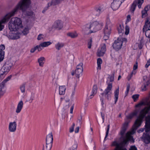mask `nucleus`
I'll use <instances>...</instances> for the list:
<instances>
[{"label": "nucleus", "instance_id": "nucleus-25", "mask_svg": "<svg viewBox=\"0 0 150 150\" xmlns=\"http://www.w3.org/2000/svg\"><path fill=\"white\" fill-rule=\"evenodd\" d=\"M114 99H115V104L117 102V101L118 100V95L119 94V88H118L114 92Z\"/></svg>", "mask_w": 150, "mask_h": 150}, {"label": "nucleus", "instance_id": "nucleus-34", "mask_svg": "<svg viewBox=\"0 0 150 150\" xmlns=\"http://www.w3.org/2000/svg\"><path fill=\"white\" fill-rule=\"evenodd\" d=\"M51 44V42L50 41L45 42L40 44V45L42 47H47L50 45Z\"/></svg>", "mask_w": 150, "mask_h": 150}, {"label": "nucleus", "instance_id": "nucleus-27", "mask_svg": "<svg viewBox=\"0 0 150 150\" xmlns=\"http://www.w3.org/2000/svg\"><path fill=\"white\" fill-rule=\"evenodd\" d=\"M67 36L70 37L71 38H76L78 35L76 32H69L67 33Z\"/></svg>", "mask_w": 150, "mask_h": 150}, {"label": "nucleus", "instance_id": "nucleus-4", "mask_svg": "<svg viewBox=\"0 0 150 150\" xmlns=\"http://www.w3.org/2000/svg\"><path fill=\"white\" fill-rule=\"evenodd\" d=\"M103 25V23L96 21L89 25L87 24L85 27V30H87L90 29L89 33H91L101 29Z\"/></svg>", "mask_w": 150, "mask_h": 150}, {"label": "nucleus", "instance_id": "nucleus-48", "mask_svg": "<svg viewBox=\"0 0 150 150\" xmlns=\"http://www.w3.org/2000/svg\"><path fill=\"white\" fill-rule=\"evenodd\" d=\"M75 126L74 123H73L72 126L70 128L69 132L70 133H71L73 132L74 128Z\"/></svg>", "mask_w": 150, "mask_h": 150}, {"label": "nucleus", "instance_id": "nucleus-46", "mask_svg": "<svg viewBox=\"0 0 150 150\" xmlns=\"http://www.w3.org/2000/svg\"><path fill=\"white\" fill-rule=\"evenodd\" d=\"M126 130V129H125L123 128H122L120 132V135L122 136V137L124 135Z\"/></svg>", "mask_w": 150, "mask_h": 150}, {"label": "nucleus", "instance_id": "nucleus-12", "mask_svg": "<svg viewBox=\"0 0 150 150\" xmlns=\"http://www.w3.org/2000/svg\"><path fill=\"white\" fill-rule=\"evenodd\" d=\"M122 45V42L117 39L114 41L112 46L115 50L118 51L121 48Z\"/></svg>", "mask_w": 150, "mask_h": 150}, {"label": "nucleus", "instance_id": "nucleus-58", "mask_svg": "<svg viewBox=\"0 0 150 150\" xmlns=\"http://www.w3.org/2000/svg\"><path fill=\"white\" fill-rule=\"evenodd\" d=\"M138 67L137 62H136V64L134 65L133 67V70H136Z\"/></svg>", "mask_w": 150, "mask_h": 150}, {"label": "nucleus", "instance_id": "nucleus-24", "mask_svg": "<svg viewBox=\"0 0 150 150\" xmlns=\"http://www.w3.org/2000/svg\"><path fill=\"white\" fill-rule=\"evenodd\" d=\"M97 86L96 85H94L93 88L92 94L90 95V98H92L93 96L95 95L97 92Z\"/></svg>", "mask_w": 150, "mask_h": 150}, {"label": "nucleus", "instance_id": "nucleus-11", "mask_svg": "<svg viewBox=\"0 0 150 150\" xmlns=\"http://www.w3.org/2000/svg\"><path fill=\"white\" fill-rule=\"evenodd\" d=\"M141 138L146 144H149L150 143V132L144 133Z\"/></svg>", "mask_w": 150, "mask_h": 150}, {"label": "nucleus", "instance_id": "nucleus-3", "mask_svg": "<svg viewBox=\"0 0 150 150\" xmlns=\"http://www.w3.org/2000/svg\"><path fill=\"white\" fill-rule=\"evenodd\" d=\"M22 26V22L19 18H12L8 24V27L11 31H16Z\"/></svg>", "mask_w": 150, "mask_h": 150}, {"label": "nucleus", "instance_id": "nucleus-61", "mask_svg": "<svg viewBox=\"0 0 150 150\" xmlns=\"http://www.w3.org/2000/svg\"><path fill=\"white\" fill-rule=\"evenodd\" d=\"M34 98V94L32 93L31 96L30 97V100H31V101L30 102L31 103L32 102Z\"/></svg>", "mask_w": 150, "mask_h": 150}, {"label": "nucleus", "instance_id": "nucleus-56", "mask_svg": "<svg viewBox=\"0 0 150 150\" xmlns=\"http://www.w3.org/2000/svg\"><path fill=\"white\" fill-rule=\"evenodd\" d=\"M150 65V59L147 61L146 64L145 65V67L146 68H148Z\"/></svg>", "mask_w": 150, "mask_h": 150}, {"label": "nucleus", "instance_id": "nucleus-2", "mask_svg": "<svg viewBox=\"0 0 150 150\" xmlns=\"http://www.w3.org/2000/svg\"><path fill=\"white\" fill-rule=\"evenodd\" d=\"M148 112V111L146 110L145 108L141 110L139 115L134 123V126L135 127V129L141 125L145 117V123H150V116L148 115L146 117Z\"/></svg>", "mask_w": 150, "mask_h": 150}, {"label": "nucleus", "instance_id": "nucleus-59", "mask_svg": "<svg viewBox=\"0 0 150 150\" xmlns=\"http://www.w3.org/2000/svg\"><path fill=\"white\" fill-rule=\"evenodd\" d=\"M82 116H80L78 118V120L79 121V123L80 124H81L82 122Z\"/></svg>", "mask_w": 150, "mask_h": 150}, {"label": "nucleus", "instance_id": "nucleus-13", "mask_svg": "<svg viewBox=\"0 0 150 150\" xmlns=\"http://www.w3.org/2000/svg\"><path fill=\"white\" fill-rule=\"evenodd\" d=\"M17 123L16 121L10 122L8 125V129L11 132H14L16 130Z\"/></svg>", "mask_w": 150, "mask_h": 150}, {"label": "nucleus", "instance_id": "nucleus-33", "mask_svg": "<svg viewBox=\"0 0 150 150\" xmlns=\"http://www.w3.org/2000/svg\"><path fill=\"white\" fill-rule=\"evenodd\" d=\"M145 132H150V123H145Z\"/></svg>", "mask_w": 150, "mask_h": 150}, {"label": "nucleus", "instance_id": "nucleus-43", "mask_svg": "<svg viewBox=\"0 0 150 150\" xmlns=\"http://www.w3.org/2000/svg\"><path fill=\"white\" fill-rule=\"evenodd\" d=\"M20 89L22 93H24L25 91V84H23L21 85L20 87Z\"/></svg>", "mask_w": 150, "mask_h": 150}, {"label": "nucleus", "instance_id": "nucleus-32", "mask_svg": "<svg viewBox=\"0 0 150 150\" xmlns=\"http://www.w3.org/2000/svg\"><path fill=\"white\" fill-rule=\"evenodd\" d=\"M52 146V144L46 143V149H45L44 145L42 150H50Z\"/></svg>", "mask_w": 150, "mask_h": 150}, {"label": "nucleus", "instance_id": "nucleus-52", "mask_svg": "<svg viewBox=\"0 0 150 150\" xmlns=\"http://www.w3.org/2000/svg\"><path fill=\"white\" fill-rule=\"evenodd\" d=\"M109 35L108 34H104V35L103 37V39L105 40H108L109 37Z\"/></svg>", "mask_w": 150, "mask_h": 150}, {"label": "nucleus", "instance_id": "nucleus-42", "mask_svg": "<svg viewBox=\"0 0 150 150\" xmlns=\"http://www.w3.org/2000/svg\"><path fill=\"white\" fill-rule=\"evenodd\" d=\"M125 34L126 35H127L129 33V28L128 26L126 25L125 28Z\"/></svg>", "mask_w": 150, "mask_h": 150}, {"label": "nucleus", "instance_id": "nucleus-40", "mask_svg": "<svg viewBox=\"0 0 150 150\" xmlns=\"http://www.w3.org/2000/svg\"><path fill=\"white\" fill-rule=\"evenodd\" d=\"M139 94H135L133 95L132 98L133 99L134 101L135 102L136 100H137L139 98Z\"/></svg>", "mask_w": 150, "mask_h": 150}, {"label": "nucleus", "instance_id": "nucleus-26", "mask_svg": "<svg viewBox=\"0 0 150 150\" xmlns=\"http://www.w3.org/2000/svg\"><path fill=\"white\" fill-rule=\"evenodd\" d=\"M66 87L64 86H60L59 87V94L64 95L65 93Z\"/></svg>", "mask_w": 150, "mask_h": 150}, {"label": "nucleus", "instance_id": "nucleus-19", "mask_svg": "<svg viewBox=\"0 0 150 150\" xmlns=\"http://www.w3.org/2000/svg\"><path fill=\"white\" fill-rule=\"evenodd\" d=\"M104 10L105 8L103 6H101L98 7H96L93 12L96 16H98Z\"/></svg>", "mask_w": 150, "mask_h": 150}, {"label": "nucleus", "instance_id": "nucleus-36", "mask_svg": "<svg viewBox=\"0 0 150 150\" xmlns=\"http://www.w3.org/2000/svg\"><path fill=\"white\" fill-rule=\"evenodd\" d=\"M64 0H52V4L53 6L56 5L57 4L60 3Z\"/></svg>", "mask_w": 150, "mask_h": 150}, {"label": "nucleus", "instance_id": "nucleus-62", "mask_svg": "<svg viewBox=\"0 0 150 150\" xmlns=\"http://www.w3.org/2000/svg\"><path fill=\"white\" fill-rule=\"evenodd\" d=\"M36 50V47L32 48L30 51L31 53H33Z\"/></svg>", "mask_w": 150, "mask_h": 150}, {"label": "nucleus", "instance_id": "nucleus-35", "mask_svg": "<svg viewBox=\"0 0 150 150\" xmlns=\"http://www.w3.org/2000/svg\"><path fill=\"white\" fill-rule=\"evenodd\" d=\"M97 63L98 64V69H101V64L102 63V59L100 58H98V59L97 60Z\"/></svg>", "mask_w": 150, "mask_h": 150}, {"label": "nucleus", "instance_id": "nucleus-14", "mask_svg": "<svg viewBox=\"0 0 150 150\" xmlns=\"http://www.w3.org/2000/svg\"><path fill=\"white\" fill-rule=\"evenodd\" d=\"M111 25L110 22H107L106 23L105 28L104 29V34H108L110 35L111 33Z\"/></svg>", "mask_w": 150, "mask_h": 150}, {"label": "nucleus", "instance_id": "nucleus-31", "mask_svg": "<svg viewBox=\"0 0 150 150\" xmlns=\"http://www.w3.org/2000/svg\"><path fill=\"white\" fill-rule=\"evenodd\" d=\"M124 27L123 25H121V24L119 25V26H118L117 28V29L119 33L123 34L124 32Z\"/></svg>", "mask_w": 150, "mask_h": 150}, {"label": "nucleus", "instance_id": "nucleus-20", "mask_svg": "<svg viewBox=\"0 0 150 150\" xmlns=\"http://www.w3.org/2000/svg\"><path fill=\"white\" fill-rule=\"evenodd\" d=\"M138 112V111L137 109L135 110L133 112L126 116L127 118V119H132L134 117L137 116Z\"/></svg>", "mask_w": 150, "mask_h": 150}, {"label": "nucleus", "instance_id": "nucleus-64", "mask_svg": "<svg viewBox=\"0 0 150 150\" xmlns=\"http://www.w3.org/2000/svg\"><path fill=\"white\" fill-rule=\"evenodd\" d=\"M144 131V129L143 128L140 129H139L137 130V132L138 133H140L141 132H142Z\"/></svg>", "mask_w": 150, "mask_h": 150}, {"label": "nucleus", "instance_id": "nucleus-63", "mask_svg": "<svg viewBox=\"0 0 150 150\" xmlns=\"http://www.w3.org/2000/svg\"><path fill=\"white\" fill-rule=\"evenodd\" d=\"M26 14L28 16H31L33 14V12L31 11L27 12Z\"/></svg>", "mask_w": 150, "mask_h": 150}, {"label": "nucleus", "instance_id": "nucleus-17", "mask_svg": "<svg viewBox=\"0 0 150 150\" xmlns=\"http://www.w3.org/2000/svg\"><path fill=\"white\" fill-rule=\"evenodd\" d=\"M9 38L11 39H17L20 38L19 33L17 32H10L9 34Z\"/></svg>", "mask_w": 150, "mask_h": 150}, {"label": "nucleus", "instance_id": "nucleus-53", "mask_svg": "<svg viewBox=\"0 0 150 150\" xmlns=\"http://www.w3.org/2000/svg\"><path fill=\"white\" fill-rule=\"evenodd\" d=\"M129 150H137V148L134 145L130 146Z\"/></svg>", "mask_w": 150, "mask_h": 150}, {"label": "nucleus", "instance_id": "nucleus-21", "mask_svg": "<svg viewBox=\"0 0 150 150\" xmlns=\"http://www.w3.org/2000/svg\"><path fill=\"white\" fill-rule=\"evenodd\" d=\"M53 141V135L52 133H51L47 136L46 139V142L47 143L52 144Z\"/></svg>", "mask_w": 150, "mask_h": 150}, {"label": "nucleus", "instance_id": "nucleus-28", "mask_svg": "<svg viewBox=\"0 0 150 150\" xmlns=\"http://www.w3.org/2000/svg\"><path fill=\"white\" fill-rule=\"evenodd\" d=\"M83 72V70H82L76 69L75 71V74L76 75V76L79 78L80 75H82Z\"/></svg>", "mask_w": 150, "mask_h": 150}, {"label": "nucleus", "instance_id": "nucleus-54", "mask_svg": "<svg viewBox=\"0 0 150 150\" xmlns=\"http://www.w3.org/2000/svg\"><path fill=\"white\" fill-rule=\"evenodd\" d=\"M131 16L130 15H128L127 16L126 22H128L131 21Z\"/></svg>", "mask_w": 150, "mask_h": 150}, {"label": "nucleus", "instance_id": "nucleus-51", "mask_svg": "<svg viewBox=\"0 0 150 150\" xmlns=\"http://www.w3.org/2000/svg\"><path fill=\"white\" fill-rule=\"evenodd\" d=\"M48 6L45 7L44 9H45V10H47L49 8V6H50L51 5H53V4H52V1L51 3H49L47 4Z\"/></svg>", "mask_w": 150, "mask_h": 150}, {"label": "nucleus", "instance_id": "nucleus-50", "mask_svg": "<svg viewBox=\"0 0 150 150\" xmlns=\"http://www.w3.org/2000/svg\"><path fill=\"white\" fill-rule=\"evenodd\" d=\"M44 35L43 34H39L37 37V39L38 40H40L43 38Z\"/></svg>", "mask_w": 150, "mask_h": 150}, {"label": "nucleus", "instance_id": "nucleus-5", "mask_svg": "<svg viewBox=\"0 0 150 150\" xmlns=\"http://www.w3.org/2000/svg\"><path fill=\"white\" fill-rule=\"evenodd\" d=\"M108 78L110 79V82L107 81V83L108 86L107 88L103 92L101 93L102 96L105 95V97L108 100H110L111 99V95L112 94V82L114 81V77L113 76H110Z\"/></svg>", "mask_w": 150, "mask_h": 150}, {"label": "nucleus", "instance_id": "nucleus-37", "mask_svg": "<svg viewBox=\"0 0 150 150\" xmlns=\"http://www.w3.org/2000/svg\"><path fill=\"white\" fill-rule=\"evenodd\" d=\"M77 147V144L76 141H74V144L70 148L69 150H76Z\"/></svg>", "mask_w": 150, "mask_h": 150}, {"label": "nucleus", "instance_id": "nucleus-39", "mask_svg": "<svg viewBox=\"0 0 150 150\" xmlns=\"http://www.w3.org/2000/svg\"><path fill=\"white\" fill-rule=\"evenodd\" d=\"M147 11L146 10H144L142 11V18H145L147 15Z\"/></svg>", "mask_w": 150, "mask_h": 150}, {"label": "nucleus", "instance_id": "nucleus-7", "mask_svg": "<svg viewBox=\"0 0 150 150\" xmlns=\"http://www.w3.org/2000/svg\"><path fill=\"white\" fill-rule=\"evenodd\" d=\"M13 64L10 61H6L0 70V74L5 76L10 70Z\"/></svg>", "mask_w": 150, "mask_h": 150}, {"label": "nucleus", "instance_id": "nucleus-29", "mask_svg": "<svg viewBox=\"0 0 150 150\" xmlns=\"http://www.w3.org/2000/svg\"><path fill=\"white\" fill-rule=\"evenodd\" d=\"M150 84V83L149 81H147L146 82H144L143 85L142 86V91H146L147 89V86Z\"/></svg>", "mask_w": 150, "mask_h": 150}, {"label": "nucleus", "instance_id": "nucleus-10", "mask_svg": "<svg viewBox=\"0 0 150 150\" xmlns=\"http://www.w3.org/2000/svg\"><path fill=\"white\" fill-rule=\"evenodd\" d=\"M63 27V24L62 21L60 20H57L55 21L53 24L52 28L60 30Z\"/></svg>", "mask_w": 150, "mask_h": 150}, {"label": "nucleus", "instance_id": "nucleus-23", "mask_svg": "<svg viewBox=\"0 0 150 150\" xmlns=\"http://www.w3.org/2000/svg\"><path fill=\"white\" fill-rule=\"evenodd\" d=\"M64 46V44L63 42H58L55 45V47L58 50H60Z\"/></svg>", "mask_w": 150, "mask_h": 150}, {"label": "nucleus", "instance_id": "nucleus-8", "mask_svg": "<svg viewBox=\"0 0 150 150\" xmlns=\"http://www.w3.org/2000/svg\"><path fill=\"white\" fill-rule=\"evenodd\" d=\"M143 33H145L146 36L149 39L150 41V19L147 18L142 29Z\"/></svg>", "mask_w": 150, "mask_h": 150}, {"label": "nucleus", "instance_id": "nucleus-9", "mask_svg": "<svg viewBox=\"0 0 150 150\" xmlns=\"http://www.w3.org/2000/svg\"><path fill=\"white\" fill-rule=\"evenodd\" d=\"M144 0H134L132 4L130 9V11L132 13H133L137 5H138V7L139 8H141V6L143 3Z\"/></svg>", "mask_w": 150, "mask_h": 150}, {"label": "nucleus", "instance_id": "nucleus-47", "mask_svg": "<svg viewBox=\"0 0 150 150\" xmlns=\"http://www.w3.org/2000/svg\"><path fill=\"white\" fill-rule=\"evenodd\" d=\"M109 128H110V125H108L107 126V131L106 132V135H105V138L104 140H105L106 138L108 137V133H109Z\"/></svg>", "mask_w": 150, "mask_h": 150}, {"label": "nucleus", "instance_id": "nucleus-18", "mask_svg": "<svg viewBox=\"0 0 150 150\" xmlns=\"http://www.w3.org/2000/svg\"><path fill=\"white\" fill-rule=\"evenodd\" d=\"M5 49L4 45L2 44L0 45V62L2 61L4 58L5 52L4 50Z\"/></svg>", "mask_w": 150, "mask_h": 150}, {"label": "nucleus", "instance_id": "nucleus-41", "mask_svg": "<svg viewBox=\"0 0 150 150\" xmlns=\"http://www.w3.org/2000/svg\"><path fill=\"white\" fill-rule=\"evenodd\" d=\"M83 65V64L82 63H80L77 66L76 69H80L83 70V68L82 67Z\"/></svg>", "mask_w": 150, "mask_h": 150}, {"label": "nucleus", "instance_id": "nucleus-1", "mask_svg": "<svg viewBox=\"0 0 150 150\" xmlns=\"http://www.w3.org/2000/svg\"><path fill=\"white\" fill-rule=\"evenodd\" d=\"M30 4V0H21L16 6L15 8L11 12L6 14L3 18L0 21V31L2 30L4 27L3 23L8 21L9 19L17 13L19 10L24 12L29 7Z\"/></svg>", "mask_w": 150, "mask_h": 150}, {"label": "nucleus", "instance_id": "nucleus-57", "mask_svg": "<svg viewBox=\"0 0 150 150\" xmlns=\"http://www.w3.org/2000/svg\"><path fill=\"white\" fill-rule=\"evenodd\" d=\"M41 46L40 45V44L39 45H37L36 46V50L37 49L38 51H41L42 49L41 48Z\"/></svg>", "mask_w": 150, "mask_h": 150}, {"label": "nucleus", "instance_id": "nucleus-55", "mask_svg": "<svg viewBox=\"0 0 150 150\" xmlns=\"http://www.w3.org/2000/svg\"><path fill=\"white\" fill-rule=\"evenodd\" d=\"M100 95H101V96H100V100L101 101V103H102V105H103L104 103H103V100H104V98H103V96L105 95H104L103 96H102L101 95V94H100Z\"/></svg>", "mask_w": 150, "mask_h": 150}, {"label": "nucleus", "instance_id": "nucleus-6", "mask_svg": "<svg viewBox=\"0 0 150 150\" xmlns=\"http://www.w3.org/2000/svg\"><path fill=\"white\" fill-rule=\"evenodd\" d=\"M129 140L127 139L124 138L123 141L120 143L116 141L112 142V145L115 146L114 150H127L125 146H127Z\"/></svg>", "mask_w": 150, "mask_h": 150}, {"label": "nucleus", "instance_id": "nucleus-15", "mask_svg": "<svg viewBox=\"0 0 150 150\" xmlns=\"http://www.w3.org/2000/svg\"><path fill=\"white\" fill-rule=\"evenodd\" d=\"M100 49L98 52V56L99 57L103 56L106 51V45L105 44H102L100 46Z\"/></svg>", "mask_w": 150, "mask_h": 150}, {"label": "nucleus", "instance_id": "nucleus-22", "mask_svg": "<svg viewBox=\"0 0 150 150\" xmlns=\"http://www.w3.org/2000/svg\"><path fill=\"white\" fill-rule=\"evenodd\" d=\"M23 103L22 100H21L18 104L16 110V112L18 113L20 112L23 108Z\"/></svg>", "mask_w": 150, "mask_h": 150}, {"label": "nucleus", "instance_id": "nucleus-30", "mask_svg": "<svg viewBox=\"0 0 150 150\" xmlns=\"http://www.w3.org/2000/svg\"><path fill=\"white\" fill-rule=\"evenodd\" d=\"M45 60V58L43 57H41L38 59V62L39 63V65L40 67H43L44 63V61Z\"/></svg>", "mask_w": 150, "mask_h": 150}, {"label": "nucleus", "instance_id": "nucleus-44", "mask_svg": "<svg viewBox=\"0 0 150 150\" xmlns=\"http://www.w3.org/2000/svg\"><path fill=\"white\" fill-rule=\"evenodd\" d=\"M129 122H125L123 124L122 128L127 129L129 124Z\"/></svg>", "mask_w": 150, "mask_h": 150}, {"label": "nucleus", "instance_id": "nucleus-49", "mask_svg": "<svg viewBox=\"0 0 150 150\" xmlns=\"http://www.w3.org/2000/svg\"><path fill=\"white\" fill-rule=\"evenodd\" d=\"M92 39H91L89 41H88V48L89 49H90L91 48V46L92 45Z\"/></svg>", "mask_w": 150, "mask_h": 150}, {"label": "nucleus", "instance_id": "nucleus-60", "mask_svg": "<svg viewBox=\"0 0 150 150\" xmlns=\"http://www.w3.org/2000/svg\"><path fill=\"white\" fill-rule=\"evenodd\" d=\"M150 9V5H148L146 6L144 8V10H146L148 11Z\"/></svg>", "mask_w": 150, "mask_h": 150}, {"label": "nucleus", "instance_id": "nucleus-38", "mask_svg": "<svg viewBox=\"0 0 150 150\" xmlns=\"http://www.w3.org/2000/svg\"><path fill=\"white\" fill-rule=\"evenodd\" d=\"M29 28L28 27L25 28L22 33L23 35H27L29 32Z\"/></svg>", "mask_w": 150, "mask_h": 150}, {"label": "nucleus", "instance_id": "nucleus-16", "mask_svg": "<svg viewBox=\"0 0 150 150\" xmlns=\"http://www.w3.org/2000/svg\"><path fill=\"white\" fill-rule=\"evenodd\" d=\"M12 75H11L8 76L1 83H0V90L1 91H5L4 86L5 83L8 81H9L12 77Z\"/></svg>", "mask_w": 150, "mask_h": 150}, {"label": "nucleus", "instance_id": "nucleus-45", "mask_svg": "<svg viewBox=\"0 0 150 150\" xmlns=\"http://www.w3.org/2000/svg\"><path fill=\"white\" fill-rule=\"evenodd\" d=\"M145 103L144 102L142 101L139 103L138 104H137L135 105V107L137 108V107H141L142 105H145Z\"/></svg>", "mask_w": 150, "mask_h": 150}]
</instances>
